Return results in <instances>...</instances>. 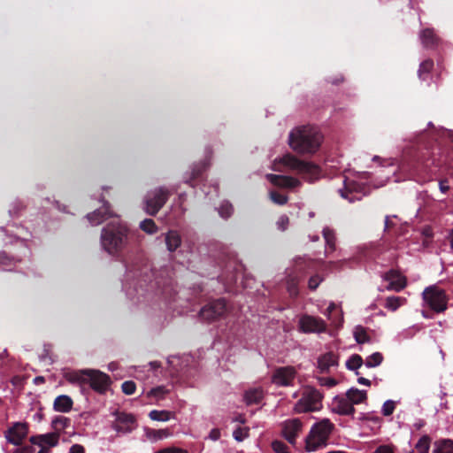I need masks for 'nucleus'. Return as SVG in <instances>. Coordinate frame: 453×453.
Wrapping results in <instances>:
<instances>
[{
  "label": "nucleus",
  "mask_w": 453,
  "mask_h": 453,
  "mask_svg": "<svg viewBox=\"0 0 453 453\" xmlns=\"http://www.w3.org/2000/svg\"><path fill=\"white\" fill-rule=\"evenodd\" d=\"M323 135L315 127L303 126L293 129L288 135L292 150L301 154H314L319 149Z\"/></svg>",
  "instance_id": "f257e3e1"
},
{
  "label": "nucleus",
  "mask_w": 453,
  "mask_h": 453,
  "mask_svg": "<svg viewBox=\"0 0 453 453\" xmlns=\"http://www.w3.org/2000/svg\"><path fill=\"white\" fill-rule=\"evenodd\" d=\"M280 165L289 170L296 171L309 182H313L319 180L321 175L320 168L317 165L301 160L290 153H287L273 161L274 170L280 171Z\"/></svg>",
  "instance_id": "f03ea898"
},
{
  "label": "nucleus",
  "mask_w": 453,
  "mask_h": 453,
  "mask_svg": "<svg viewBox=\"0 0 453 453\" xmlns=\"http://www.w3.org/2000/svg\"><path fill=\"white\" fill-rule=\"evenodd\" d=\"M127 229L119 220H114L103 228L101 244L111 255H117L127 244Z\"/></svg>",
  "instance_id": "7ed1b4c3"
},
{
  "label": "nucleus",
  "mask_w": 453,
  "mask_h": 453,
  "mask_svg": "<svg viewBox=\"0 0 453 453\" xmlns=\"http://www.w3.org/2000/svg\"><path fill=\"white\" fill-rule=\"evenodd\" d=\"M334 424L325 418L312 426L305 440L307 451H316L326 445L333 431Z\"/></svg>",
  "instance_id": "20e7f679"
},
{
  "label": "nucleus",
  "mask_w": 453,
  "mask_h": 453,
  "mask_svg": "<svg viewBox=\"0 0 453 453\" xmlns=\"http://www.w3.org/2000/svg\"><path fill=\"white\" fill-rule=\"evenodd\" d=\"M322 398L323 395L318 389L307 387L294 405L293 411L298 414L318 411L322 408Z\"/></svg>",
  "instance_id": "39448f33"
},
{
  "label": "nucleus",
  "mask_w": 453,
  "mask_h": 453,
  "mask_svg": "<svg viewBox=\"0 0 453 453\" xmlns=\"http://www.w3.org/2000/svg\"><path fill=\"white\" fill-rule=\"evenodd\" d=\"M425 303L434 311L442 312L447 309L448 298L444 291L435 286L426 288L423 291Z\"/></svg>",
  "instance_id": "423d86ee"
},
{
  "label": "nucleus",
  "mask_w": 453,
  "mask_h": 453,
  "mask_svg": "<svg viewBox=\"0 0 453 453\" xmlns=\"http://www.w3.org/2000/svg\"><path fill=\"white\" fill-rule=\"evenodd\" d=\"M112 416L114 419L111 422V427L119 434H129L137 427L136 418L131 413L116 411Z\"/></svg>",
  "instance_id": "0eeeda50"
},
{
  "label": "nucleus",
  "mask_w": 453,
  "mask_h": 453,
  "mask_svg": "<svg viewBox=\"0 0 453 453\" xmlns=\"http://www.w3.org/2000/svg\"><path fill=\"white\" fill-rule=\"evenodd\" d=\"M168 196V191L162 188L148 193L145 197V211L150 215L157 214L167 201Z\"/></svg>",
  "instance_id": "6e6552de"
},
{
  "label": "nucleus",
  "mask_w": 453,
  "mask_h": 453,
  "mask_svg": "<svg viewBox=\"0 0 453 453\" xmlns=\"http://www.w3.org/2000/svg\"><path fill=\"white\" fill-rule=\"evenodd\" d=\"M226 312V301L224 299H218L203 307L199 312V316L206 322H212L222 318Z\"/></svg>",
  "instance_id": "1a4fd4ad"
},
{
  "label": "nucleus",
  "mask_w": 453,
  "mask_h": 453,
  "mask_svg": "<svg viewBox=\"0 0 453 453\" xmlns=\"http://www.w3.org/2000/svg\"><path fill=\"white\" fill-rule=\"evenodd\" d=\"M299 330L304 334H320L326 331V323L319 317L303 315L299 319Z\"/></svg>",
  "instance_id": "9d476101"
},
{
  "label": "nucleus",
  "mask_w": 453,
  "mask_h": 453,
  "mask_svg": "<svg viewBox=\"0 0 453 453\" xmlns=\"http://www.w3.org/2000/svg\"><path fill=\"white\" fill-rule=\"evenodd\" d=\"M296 374L297 372L293 366L278 367L273 371L271 380L277 387H290Z\"/></svg>",
  "instance_id": "9b49d317"
},
{
  "label": "nucleus",
  "mask_w": 453,
  "mask_h": 453,
  "mask_svg": "<svg viewBox=\"0 0 453 453\" xmlns=\"http://www.w3.org/2000/svg\"><path fill=\"white\" fill-rule=\"evenodd\" d=\"M88 373V384L90 388L99 394H104L111 384L110 377L99 370L89 369Z\"/></svg>",
  "instance_id": "f8f14e48"
},
{
  "label": "nucleus",
  "mask_w": 453,
  "mask_h": 453,
  "mask_svg": "<svg viewBox=\"0 0 453 453\" xmlns=\"http://www.w3.org/2000/svg\"><path fill=\"white\" fill-rule=\"evenodd\" d=\"M282 434L290 443L295 444L296 438L299 436L303 429V424L298 418H291L285 420L281 424Z\"/></svg>",
  "instance_id": "ddd939ff"
},
{
  "label": "nucleus",
  "mask_w": 453,
  "mask_h": 453,
  "mask_svg": "<svg viewBox=\"0 0 453 453\" xmlns=\"http://www.w3.org/2000/svg\"><path fill=\"white\" fill-rule=\"evenodd\" d=\"M28 433L26 423L17 422L5 432V438L8 442L13 445H20Z\"/></svg>",
  "instance_id": "4468645a"
},
{
  "label": "nucleus",
  "mask_w": 453,
  "mask_h": 453,
  "mask_svg": "<svg viewBox=\"0 0 453 453\" xmlns=\"http://www.w3.org/2000/svg\"><path fill=\"white\" fill-rule=\"evenodd\" d=\"M383 279L389 282V284L386 288L387 290H394L395 292H400L407 285L405 276H403L396 270H390L384 274Z\"/></svg>",
  "instance_id": "2eb2a0df"
},
{
  "label": "nucleus",
  "mask_w": 453,
  "mask_h": 453,
  "mask_svg": "<svg viewBox=\"0 0 453 453\" xmlns=\"http://www.w3.org/2000/svg\"><path fill=\"white\" fill-rule=\"evenodd\" d=\"M338 364V356L332 351L320 355L317 359V368L321 373L329 372Z\"/></svg>",
  "instance_id": "dca6fc26"
},
{
  "label": "nucleus",
  "mask_w": 453,
  "mask_h": 453,
  "mask_svg": "<svg viewBox=\"0 0 453 453\" xmlns=\"http://www.w3.org/2000/svg\"><path fill=\"white\" fill-rule=\"evenodd\" d=\"M332 410L340 415H352L355 408L351 406V403L347 396L336 395L332 401Z\"/></svg>",
  "instance_id": "f3484780"
},
{
  "label": "nucleus",
  "mask_w": 453,
  "mask_h": 453,
  "mask_svg": "<svg viewBox=\"0 0 453 453\" xmlns=\"http://www.w3.org/2000/svg\"><path fill=\"white\" fill-rule=\"evenodd\" d=\"M266 177L272 184L280 188H295L301 186V181L291 176L267 174Z\"/></svg>",
  "instance_id": "a211bd4d"
},
{
  "label": "nucleus",
  "mask_w": 453,
  "mask_h": 453,
  "mask_svg": "<svg viewBox=\"0 0 453 453\" xmlns=\"http://www.w3.org/2000/svg\"><path fill=\"white\" fill-rule=\"evenodd\" d=\"M59 434L58 433H49L45 434H38L30 437L29 441L34 445L39 447H46L48 449L58 445Z\"/></svg>",
  "instance_id": "6ab92c4d"
},
{
  "label": "nucleus",
  "mask_w": 453,
  "mask_h": 453,
  "mask_svg": "<svg viewBox=\"0 0 453 453\" xmlns=\"http://www.w3.org/2000/svg\"><path fill=\"white\" fill-rule=\"evenodd\" d=\"M89 369L76 370V371H65L64 372V378L72 384H77L83 386L88 384V378L89 376Z\"/></svg>",
  "instance_id": "aec40b11"
},
{
  "label": "nucleus",
  "mask_w": 453,
  "mask_h": 453,
  "mask_svg": "<svg viewBox=\"0 0 453 453\" xmlns=\"http://www.w3.org/2000/svg\"><path fill=\"white\" fill-rule=\"evenodd\" d=\"M112 216L113 215L109 211L108 204L104 203L101 209L88 214L87 218L92 226H97Z\"/></svg>",
  "instance_id": "412c9836"
},
{
  "label": "nucleus",
  "mask_w": 453,
  "mask_h": 453,
  "mask_svg": "<svg viewBox=\"0 0 453 453\" xmlns=\"http://www.w3.org/2000/svg\"><path fill=\"white\" fill-rule=\"evenodd\" d=\"M73 402L66 395H58L53 403L54 410L58 412H68L73 408Z\"/></svg>",
  "instance_id": "4be33fe9"
},
{
  "label": "nucleus",
  "mask_w": 453,
  "mask_h": 453,
  "mask_svg": "<svg viewBox=\"0 0 453 453\" xmlns=\"http://www.w3.org/2000/svg\"><path fill=\"white\" fill-rule=\"evenodd\" d=\"M346 396L351 403V406L354 404H360L366 401L367 392L365 390H360L356 388H351L346 392Z\"/></svg>",
  "instance_id": "5701e85b"
},
{
  "label": "nucleus",
  "mask_w": 453,
  "mask_h": 453,
  "mask_svg": "<svg viewBox=\"0 0 453 453\" xmlns=\"http://www.w3.org/2000/svg\"><path fill=\"white\" fill-rule=\"evenodd\" d=\"M420 40L424 47L432 48L438 43V37L432 29L426 28L421 31L419 35Z\"/></svg>",
  "instance_id": "b1692460"
},
{
  "label": "nucleus",
  "mask_w": 453,
  "mask_h": 453,
  "mask_svg": "<svg viewBox=\"0 0 453 453\" xmlns=\"http://www.w3.org/2000/svg\"><path fill=\"white\" fill-rule=\"evenodd\" d=\"M264 396L263 389L260 388H251L245 392L244 400L247 404L258 403Z\"/></svg>",
  "instance_id": "393cba45"
},
{
  "label": "nucleus",
  "mask_w": 453,
  "mask_h": 453,
  "mask_svg": "<svg viewBox=\"0 0 453 453\" xmlns=\"http://www.w3.org/2000/svg\"><path fill=\"white\" fill-rule=\"evenodd\" d=\"M407 303V299L402 296H388L385 299V308L391 311H395L398 308L404 305Z\"/></svg>",
  "instance_id": "a878e982"
},
{
  "label": "nucleus",
  "mask_w": 453,
  "mask_h": 453,
  "mask_svg": "<svg viewBox=\"0 0 453 453\" xmlns=\"http://www.w3.org/2000/svg\"><path fill=\"white\" fill-rule=\"evenodd\" d=\"M165 243L169 251H174L181 243L180 234L176 231H169L165 236Z\"/></svg>",
  "instance_id": "bb28decb"
},
{
  "label": "nucleus",
  "mask_w": 453,
  "mask_h": 453,
  "mask_svg": "<svg viewBox=\"0 0 453 453\" xmlns=\"http://www.w3.org/2000/svg\"><path fill=\"white\" fill-rule=\"evenodd\" d=\"M337 310H338L337 305L332 302L329 303L326 312L324 313L327 317V319L331 321L332 325L336 327L341 326L343 323V314H342V311L341 309H339V317H340L339 321L337 322L333 318V313H334Z\"/></svg>",
  "instance_id": "cd10ccee"
},
{
  "label": "nucleus",
  "mask_w": 453,
  "mask_h": 453,
  "mask_svg": "<svg viewBox=\"0 0 453 453\" xmlns=\"http://www.w3.org/2000/svg\"><path fill=\"white\" fill-rule=\"evenodd\" d=\"M433 453H453V441L442 440L436 441Z\"/></svg>",
  "instance_id": "c85d7f7f"
},
{
  "label": "nucleus",
  "mask_w": 453,
  "mask_h": 453,
  "mask_svg": "<svg viewBox=\"0 0 453 453\" xmlns=\"http://www.w3.org/2000/svg\"><path fill=\"white\" fill-rule=\"evenodd\" d=\"M146 435L150 440L157 441L168 438L171 435V433L168 429H148L146 431Z\"/></svg>",
  "instance_id": "c756f323"
},
{
  "label": "nucleus",
  "mask_w": 453,
  "mask_h": 453,
  "mask_svg": "<svg viewBox=\"0 0 453 453\" xmlns=\"http://www.w3.org/2000/svg\"><path fill=\"white\" fill-rule=\"evenodd\" d=\"M70 425V419L64 416H58L52 420L54 433H59Z\"/></svg>",
  "instance_id": "7c9ffc66"
},
{
  "label": "nucleus",
  "mask_w": 453,
  "mask_h": 453,
  "mask_svg": "<svg viewBox=\"0 0 453 453\" xmlns=\"http://www.w3.org/2000/svg\"><path fill=\"white\" fill-rule=\"evenodd\" d=\"M149 417L156 421H168L172 418V413L168 411L153 410L149 413Z\"/></svg>",
  "instance_id": "2f4dec72"
},
{
  "label": "nucleus",
  "mask_w": 453,
  "mask_h": 453,
  "mask_svg": "<svg viewBox=\"0 0 453 453\" xmlns=\"http://www.w3.org/2000/svg\"><path fill=\"white\" fill-rule=\"evenodd\" d=\"M323 236L326 241V247L329 248L332 251L334 250L335 237L334 231L328 227H325L323 229Z\"/></svg>",
  "instance_id": "473e14b6"
},
{
  "label": "nucleus",
  "mask_w": 453,
  "mask_h": 453,
  "mask_svg": "<svg viewBox=\"0 0 453 453\" xmlns=\"http://www.w3.org/2000/svg\"><path fill=\"white\" fill-rule=\"evenodd\" d=\"M140 228L149 234H153L157 232V226H156L154 220L150 219L142 220L140 223Z\"/></svg>",
  "instance_id": "72a5a7b5"
},
{
  "label": "nucleus",
  "mask_w": 453,
  "mask_h": 453,
  "mask_svg": "<svg viewBox=\"0 0 453 453\" xmlns=\"http://www.w3.org/2000/svg\"><path fill=\"white\" fill-rule=\"evenodd\" d=\"M430 441L431 440L427 435L422 436L415 446L418 453H428L430 449Z\"/></svg>",
  "instance_id": "f704fd0d"
},
{
  "label": "nucleus",
  "mask_w": 453,
  "mask_h": 453,
  "mask_svg": "<svg viewBox=\"0 0 453 453\" xmlns=\"http://www.w3.org/2000/svg\"><path fill=\"white\" fill-rule=\"evenodd\" d=\"M383 357L380 352H375L366 357L365 364L367 367H375L381 364Z\"/></svg>",
  "instance_id": "c9c22d12"
},
{
  "label": "nucleus",
  "mask_w": 453,
  "mask_h": 453,
  "mask_svg": "<svg viewBox=\"0 0 453 453\" xmlns=\"http://www.w3.org/2000/svg\"><path fill=\"white\" fill-rule=\"evenodd\" d=\"M354 337L358 343H364L368 342L369 337L365 327L357 326L354 329Z\"/></svg>",
  "instance_id": "e433bc0d"
},
{
  "label": "nucleus",
  "mask_w": 453,
  "mask_h": 453,
  "mask_svg": "<svg viewBox=\"0 0 453 453\" xmlns=\"http://www.w3.org/2000/svg\"><path fill=\"white\" fill-rule=\"evenodd\" d=\"M363 364V359L359 355H352L346 362L349 370H357Z\"/></svg>",
  "instance_id": "4c0bfd02"
},
{
  "label": "nucleus",
  "mask_w": 453,
  "mask_h": 453,
  "mask_svg": "<svg viewBox=\"0 0 453 453\" xmlns=\"http://www.w3.org/2000/svg\"><path fill=\"white\" fill-rule=\"evenodd\" d=\"M269 195L271 200L276 204L283 205L288 202L287 196L278 193L276 191H271Z\"/></svg>",
  "instance_id": "58836bf2"
},
{
  "label": "nucleus",
  "mask_w": 453,
  "mask_h": 453,
  "mask_svg": "<svg viewBox=\"0 0 453 453\" xmlns=\"http://www.w3.org/2000/svg\"><path fill=\"white\" fill-rule=\"evenodd\" d=\"M219 213L224 219L229 218L233 213L232 204L227 202L223 203L219 209Z\"/></svg>",
  "instance_id": "ea45409f"
},
{
  "label": "nucleus",
  "mask_w": 453,
  "mask_h": 453,
  "mask_svg": "<svg viewBox=\"0 0 453 453\" xmlns=\"http://www.w3.org/2000/svg\"><path fill=\"white\" fill-rule=\"evenodd\" d=\"M395 409V402L392 400H388L382 405L381 413L384 416H390L394 412Z\"/></svg>",
  "instance_id": "a19ab883"
},
{
  "label": "nucleus",
  "mask_w": 453,
  "mask_h": 453,
  "mask_svg": "<svg viewBox=\"0 0 453 453\" xmlns=\"http://www.w3.org/2000/svg\"><path fill=\"white\" fill-rule=\"evenodd\" d=\"M272 448L275 453H289L288 446L280 441H273Z\"/></svg>",
  "instance_id": "79ce46f5"
},
{
  "label": "nucleus",
  "mask_w": 453,
  "mask_h": 453,
  "mask_svg": "<svg viewBox=\"0 0 453 453\" xmlns=\"http://www.w3.org/2000/svg\"><path fill=\"white\" fill-rule=\"evenodd\" d=\"M121 388L124 394L126 395H133L135 391L136 385L132 380H127L122 383Z\"/></svg>",
  "instance_id": "37998d69"
},
{
  "label": "nucleus",
  "mask_w": 453,
  "mask_h": 453,
  "mask_svg": "<svg viewBox=\"0 0 453 453\" xmlns=\"http://www.w3.org/2000/svg\"><path fill=\"white\" fill-rule=\"evenodd\" d=\"M248 434H249L248 428H242V427H237L233 433L234 438L238 441H243L248 436Z\"/></svg>",
  "instance_id": "c03bdc74"
},
{
  "label": "nucleus",
  "mask_w": 453,
  "mask_h": 453,
  "mask_svg": "<svg viewBox=\"0 0 453 453\" xmlns=\"http://www.w3.org/2000/svg\"><path fill=\"white\" fill-rule=\"evenodd\" d=\"M318 381L320 386L327 388H332L337 384V381L333 378L319 377Z\"/></svg>",
  "instance_id": "a18cd8bd"
},
{
  "label": "nucleus",
  "mask_w": 453,
  "mask_h": 453,
  "mask_svg": "<svg viewBox=\"0 0 453 453\" xmlns=\"http://www.w3.org/2000/svg\"><path fill=\"white\" fill-rule=\"evenodd\" d=\"M289 223V219L286 215H281L277 220V227L278 229L284 231L287 229Z\"/></svg>",
  "instance_id": "49530a36"
},
{
  "label": "nucleus",
  "mask_w": 453,
  "mask_h": 453,
  "mask_svg": "<svg viewBox=\"0 0 453 453\" xmlns=\"http://www.w3.org/2000/svg\"><path fill=\"white\" fill-rule=\"evenodd\" d=\"M433 66H434V63L431 60H426V61L422 62L419 66V70H418L419 76L422 75L423 72L429 73L430 70L433 68Z\"/></svg>",
  "instance_id": "de8ad7c7"
},
{
  "label": "nucleus",
  "mask_w": 453,
  "mask_h": 453,
  "mask_svg": "<svg viewBox=\"0 0 453 453\" xmlns=\"http://www.w3.org/2000/svg\"><path fill=\"white\" fill-rule=\"evenodd\" d=\"M155 453H188V451L183 449H180V448L168 447V448H165L160 450H157Z\"/></svg>",
  "instance_id": "09e8293b"
},
{
  "label": "nucleus",
  "mask_w": 453,
  "mask_h": 453,
  "mask_svg": "<svg viewBox=\"0 0 453 453\" xmlns=\"http://www.w3.org/2000/svg\"><path fill=\"white\" fill-rule=\"evenodd\" d=\"M372 453H395V449L390 445H380Z\"/></svg>",
  "instance_id": "8fccbe9b"
},
{
  "label": "nucleus",
  "mask_w": 453,
  "mask_h": 453,
  "mask_svg": "<svg viewBox=\"0 0 453 453\" xmlns=\"http://www.w3.org/2000/svg\"><path fill=\"white\" fill-rule=\"evenodd\" d=\"M167 390L164 387H157L150 390V395L161 396L166 394Z\"/></svg>",
  "instance_id": "3c124183"
},
{
  "label": "nucleus",
  "mask_w": 453,
  "mask_h": 453,
  "mask_svg": "<svg viewBox=\"0 0 453 453\" xmlns=\"http://www.w3.org/2000/svg\"><path fill=\"white\" fill-rule=\"evenodd\" d=\"M321 279L318 276H313L309 280V288L311 289H316L319 285Z\"/></svg>",
  "instance_id": "603ef678"
},
{
  "label": "nucleus",
  "mask_w": 453,
  "mask_h": 453,
  "mask_svg": "<svg viewBox=\"0 0 453 453\" xmlns=\"http://www.w3.org/2000/svg\"><path fill=\"white\" fill-rule=\"evenodd\" d=\"M84 448L81 445L74 444L70 448L69 453H84Z\"/></svg>",
  "instance_id": "864d4df0"
},
{
  "label": "nucleus",
  "mask_w": 453,
  "mask_h": 453,
  "mask_svg": "<svg viewBox=\"0 0 453 453\" xmlns=\"http://www.w3.org/2000/svg\"><path fill=\"white\" fill-rule=\"evenodd\" d=\"M209 437L212 440V441H217L218 439H219L220 437V431L217 428H214L212 429L211 432H210V434H209Z\"/></svg>",
  "instance_id": "5fc2aeb1"
},
{
  "label": "nucleus",
  "mask_w": 453,
  "mask_h": 453,
  "mask_svg": "<svg viewBox=\"0 0 453 453\" xmlns=\"http://www.w3.org/2000/svg\"><path fill=\"white\" fill-rule=\"evenodd\" d=\"M288 289V292H289V294L291 296H296L297 295V288H296V286L294 283L289 284Z\"/></svg>",
  "instance_id": "6e6d98bb"
},
{
  "label": "nucleus",
  "mask_w": 453,
  "mask_h": 453,
  "mask_svg": "<svg viewBox=\"0 0 453 453\" xmlns=\"http://www.w3.org/2000/svg\"><path fill=\"white\" fill-rule=\"evenodd\" d=\"M32 452V448L31 447H23V448H20V449H17L15 450V453H31Z\"/></svg>",
  "instance_id": "4d7b16f0"
},
{
  "label": "nucleus",
  "mask_w": 453,
  "mask_h": 453,
  "mask_svg": "<svg viewBox=\"0 0 453 453\" xmlns=\"http://www.w3.org/2000/svg\"><path fill=\"white\" fill-rule=\"evenodd\" d=\"M357 381L361 385H365V386H370L371 385V381L368 379H365L364 377L358 378Z\"/></svg>",
  "instance_id": "13d9d810"
},
{
  "label": "nucleus",
  "mask_w": 453,
  "mask_h": 453,
  "mask_svg": "<svg viewBox=\"0 0 453 453\" xmlns=\"http://www.w3.org/2000/svg\"><path fill=\"white\" fill-rule=\"evenodd\" d=\"M439 187L442 193H445L449 189V186L446 184L445 181H441Z\"/></svg>",
  "instance_id": "bf43d9fd"
},
{
  "label": "nucleus",
  "mask_w": 453,
  "mask_h": 453,
  "mask_svg": "<svg viewBox=\"0 0 453 453\" xmlns=\"http://www.w3.org/2000/svg\"><path fill=\"white\" fill-rule=\"evenodd\" d=\"M233 421L243 424L245 423V418L242 415H238L233 418Z\"/></svg>",
  "instance_id": "052dcab7"
},
{
  "label": "nucleus",
  "mask_w": 453,
  "mask_h": 453,
  "mask_svg": "<svg viewBox=\"0 0 453 453\" xmlns=\"http://www.w3.org/2000/svg\"><path fill=\"white\" fill-rule=\"evenodd\" d=\"M340 194H341V196L345 198V199H349L350 202H352L353 200L351 198H349L348 196L346 195V192L344 190H340Z\"/></svg>",
  "instance_id": "680f3d73"
},
{
  "label": "nucleus",
  "mask_w": 453,
  "mask_h": 453,
  "mask_svg": "<svg viewBox=\"0 0 453 453\" xmlns=\"http://www.w3.org/2000/svg\"><path fill=\"white\" fill-rule=\"evenodd\" d=\"M449 242H450V249L453 251V229L451 230L449 234Z\"/></svg>",
  "instance_id": "e2e57ef3"
},
{
  "label": "nucleus",
  "mask_w": 453,
  "mask_h": 453,
  "mask_svg": "<svg viewBox=\"0 0 453 453\" xmlns=\"http://www.w3.org/2000/svg\"><path fill=\"white\" fill-rule=\"evenodd\" d=\"M390 226V217L387 216L385 219V228H388Z\"/></svg>",
  "instance_id": "0e129e2a"
},
{
  "label": "nucleus",
  "mask_w": 453,
  "mask_h": 453,
  "mask_svg": "<svg viewBox=\"0 0 453 453\" xmlns=\"http://www.w3.org/2000/svg\"><path fill=\"white\" fill-rule=\"evenodd\" d=\"M41 449L37 453H49L50 449L46 447H40Z\"/></svg>",
  "instance_id": "69168bd1"
},
{
  "label": "nucleus",
  "mask_w": 453,
  "mask_h": 453,
  "mask_svg": "<svg viewBox=\"0 0 453 453\" xmlns=\"http://www.w3.org/2000/svg\"><path fill=\"white\" fill-rule=\"evenodd\" d=\"M333 318L334 320H336L337 322L339 321V310H337L334 313H333Z\"/></svg>",
  "instance_id": "338daca9"
},
{
  "label": "nucleus",
  "mask_w": 453,
  "mask_h": 453,
  "mask_svg": "<svg viewBox=\"0 0 453 453\" xmlns=\"http://www.w3.org/2000/svg\"><path fill=\"white\" fill-rule=\"evenodd\" d=\"M372 161H374V162H380L381 158L379 156H374L372 157Z\"/></svg>",
  "instance_id": "774afa93"
}]
</instances>
